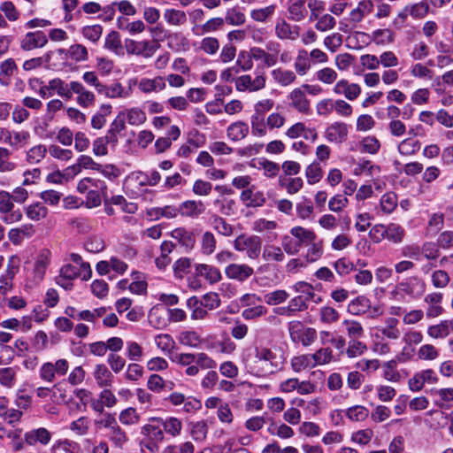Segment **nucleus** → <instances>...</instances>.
<instances>
[{"label":"nucleus","mask_w":453,"mask_h":453,"mask_svg":"<svg viewBox=\"0 0 453 453\" xmlns=\"http://www.w3.org/2000/svg\"><path fill=\"white\" fill-rule=\"evenodd\" d=\"M93 376L99 388H111L112 386L114 377L105 365H96L94 368Z\"/></svg>","instance_id":"obj_18"},{"label":"nucleus","mask_w":453,"mask_h":453,"mask_svg":"<svg viewBox=\"0 0 453 453\" xmlns=\"http://www.w3.org/2000/svg\"><path fill=\"white\" fill-rule=\"evenodd\" d=\"M345 415L351 421H364L369 416V411L363 405H354L345 411Z\"/></svg>","instance_id":"obj_47"},{"label":"nucleus","mask_w":453,"mask_h":453,"mask_svg":"<svg viewBox=\"0 0 453 453\" xmlns=\"http://www.w3.org/2000/svg\"><path fill=\"white\" fill-rule=\"evenodd\" d=\"M432 283L436 288H444L449 283V273L444 270H436L431 276Z\"/></svg>","instance_id":"obj_63"},{"label":"nucleus","mask_w":453,"mask_h":453,"mask_svg":"<svg viewBox=\"0 0 453 453\" xmlns=\"http://www.w3.org/2000/svg\"><path fill=\"white\" fill-rule=\"evenodd\" d=\"M249 134V126L242 121L231 124L226 129L227 137L234 141H241Z\"/></svg>","instance_id":"obj_30"},{"label":"nucleus","mask_w":453,"mask_h":453,"mask_svg":"<svg viewBox=\"0 0 453 453\" xmlns=\"http://www.w3.org/2000/svg\"><path fill=\"white\" fill-rule=\"evenodd\" d=\"M250 124L253 135L263 137L266 134L267 125L264 115L254 113L250 118Z\"/></svg>","instance_id":"obj_39"},{"label":"nucleus","mask_w":453,"mask_h":453,"mask_svg":"<svg viewBox=\"0 0 453 453\" xmlns=\"http://www.w3.org/2000/svg\"><path fill=\"white\" fill-rule=\"evenodd\" d=\"M171 235L173 239L177 240L186 249H193L196 243V236L192 231L187 230L183 227H178L172 231Z\"/></svg>","instance_id":"obj_26"},{"label":"nucleus","mask_w":453,"mask_h":453,"mask_svg":"<svg viewBox=\"0 0 453 453\" xmlns=\"http://www.w3.org/2000/svg\"><path fill=\"white\" fill-rule=\"evenodd\" d=\"M329 142L342 143L348 136V126L342 122H335L330 125L325 133Z\"/></svg>","instance_id":"obj_17"},{"label":"nucleus","mask_w":453,"mask_h":453,"mask_svg":"<svg viewBox=\"0 0 453 453\" xmlns=\"http://www.w3.org/2000/svg\"><path fill=\"white\" fill-rule=\"evenodd\" d=\"M442 299L443 296L439 292H433L425 296L424 302L427 304V308L426 310V316L427 319H434L443 313L444 309L441 306Z\"/></svg>","instance_id":"obj_9"},{"label":"nucleus","mask_w":453,"mask_h":453,"mask_svg":"<svg viewBox=\"0 0 453 453\" xmlns=\"http://www.w3.org/2000/svg\"><path fill=\"white\" fill-rule=\"evenodd\" d=\"M309 248L304 255L305 263H313L318 261L323 255L322 241H313L309 245Z\"/></svg>","instance_id":"obj_43"},{"label":"nucleus","mask_w":453,"mask_h":453,"mask_svg":"<svg viewBox=\"0 0 453 453\" xmlns=\"http://www.w3.org/2000/svg\"><path fill=\"white\" fill-rule=\"evenodd\" d=\"M119 420L124 426H134L140 422L141 416L134 408L128 407L120 411Z\"/></svg>","instance_id":"obj_41"},{"label":"nucleus","mask_w":453,"mask_h":453,"mask_svg":"<svg viewBox=\"0 0 453 453\" xmlns=\"http://www.w3.org/2000/svg\"><path fill=\"white\" fill-rule=\"evenodd\" d=\"M0 212L4 214L3 220L7 224L19 221L22 213L19 211H13V200L11 194L6 191H0Z\"/></svg>","instance_id":"obj_5"},{"label":"nucleus","mask_w":453,"mask_h":453,"mask_svg":"<svg viewBox=\"0 0 453 453\" xmlns=\"http://www.w3.org/2000/svg\"><path fill=\"white\" fill-rule=\"evenodd\" d=\"M395 290L412 299H418L426 291V282L418 276H411L399 282L395 287Z\"/></svg>","instance_id":"obj_4"},{"label":"nucleus","mask_w":453,"mask_h":453,"mask_svg":"<svg viewBox=\"0 0 453 453\" xmlns=\"http://www.w3.org/2000/svg\"><path fill=\"white\" fill-rule=\"evenodd\" d=\"M453 332V319H444L427 327L426 333L433 339H444Z\"/></svg>","instance_id":"obj_16"},{"label":"nucleus","mask_w":453,"mask_h":453,"mask_svg":"<svg viewBox=\"0 0 453 453\" xmlns=\"http://www.w3.org/2000/svg\"><path fill=\"white\" fill-rule=\"evenodd\" d=\"M399 320L394 317H388L384 325L379 329L384 337L388 340L396 341L401 337V330L398 327Z\"/></svg>","instance_id":"obj_21"},{"label":"nucleus","mask_w":453,"mask_h":453,"mask_svg":"<svg viewBox=\"0 0 453 453\" xmlns=\"http://www.w3.org/2000/svg\"><path fill=\"white\" fill-rule=\"evenodd\" d=\"M300 327H302V324L299 321H293L289 323L288 330L292 339L295 341V334H297V337L303 346L307 347L311 345L318 337L316 329L312 327H306L300 331Z\"/></svg>","instance_id":"obj_6"},{"label":"nucleus","mask_w":453,"mask_h":453,"mask_svg":"<svg viewBox=\"0 0 453 453\" xmlns=\"http://www.w3.org/2000/svg\"><path fill=\"white\" fill-rule=\"evenodd\" d=\"M141 434L149 440L156 442H162L165 439L164 431L161 425L157 423L146 424L141 428Z\"/></svg>","instance_id":"obj_27"},{"label":"nucleus","mask_w":453,"mask_h":453,"mask_svg":"<svg viewBox=\"0 0 453 453\" xmlns=\"http://www.w3.org/2000/svg\"><path fill=\"white\" fill-rule=\"evenodd\" d=\"M334 92L337 95H343L349 100H355L360 95L361 88L358 84L341 80L334 85Z\"/></svg>","instance_id":"obj_15"},{"label":"nucleus","mask_w":453,"mask_h":453,"mask_svg":"<svg viewBox=\"0 0 453 453\" xmlns=\"http://www.w3.org/2000/svg\"><path fill=\"white\" fill-rule=\"evenodd\" d=\"M164 19L171 26H181L188 20L185 12L176 9H166Z\"/></svg>","instance_id":"obj_37"},{"label":"nucleus","mask_w":453,"mask_h":453,"mask_svg":"<svg viewBox=\"0 0 453 453\" xmlns=\"http://www.w3.org/2000/svg\"><path fill=\"white\" fill-rule=\"evenodd\" d=\"M165 87V80L162 76L153 79L142 78L138 83V88L146 94L164 90Z\"/></svg>","instance_id":"obj_20"},{"label":"nucleus","mask_w":453,"mask_h":453,"mask_svg":"<svg viewBox=\"0 0 453 453\" xmlns=\"http://www.w3.org/2000/svg\"><path fill=\"white\" fill-rule=\"evenodd\" d=\"M187 307L191 311V319L193 320L204 319L208 315V310L200 303V299L192 296L187 301Z\"/></svg>","instance_id":"obj_28"},{"label":"nucleus","mask_w":453,"mask_h":453,"mask_svg":"<svg viewBox=\"0 0 453 453\" xmlns=\"http://www.w3.org/2000/svg\"><path fill=\"white\" fill-rule=\"evenodd\" d=\"M50 262V251L47 249L40 250L39 254L35 259V265L33 269L34 281L38 284L41 282L45 275L46 270Z\"/></svg>","instance_id":"obj_8"},{"label":"nucleus","mask_w":453,"mask_h":453,"mask_svg":"<svg viewBox=\"0 0 453 453\" xmlns=\"http://www.w3.org/2000/svg\"><path fill=\"white\" fill-rule=\"evenodd\" d=\"M125 46L128 54L141 56L144 58H150L160 48L159 42L156 40H127Z\"/></svg>","instance_id":"obj_3"},{"label":"nucleus","mask_w":453,"mask_h":453,"mask_svg":"<svg viewBox=\"0 0 453 453\" xmlns=\"http://www.w3.org/2000/svg\"><path fill=\"white\" fill-rule=\"evenodd\" d=\"M288 11L289 19L295 21H301L307 14L305 2L303 0H288Z\"/></svg>","instance_id":"obj_32"},{"label":"nucleus","mask_w":453,"mask_h":453,"mask_svg":"<svg viewBox=\"0 0 453 453\" xmlns=\"http://www.w3.org/2000/svg\"><path fill=\"white\" fill-rule=\"evenodd\" d=\"M439 349L433 344H424L418 349V359L425 361H434L439 357Z\"/></svg>","instance_id":"obj_54"},{"label":"nucleus","mask_w":453,"mask_h":453,"mask_svg":"<svg viewBox=\"0 0 453 453\" xmlns=\"http://www.w3.org/2000/svg\"><path fill=\"white\" fill-rule=\"evenodd\" d=\"M165 311L157 307H153L149 312V323L157 329H162L167 326Z\"/></svg>","instance_id":"obj_36"},{"label":"nucleus","mask_w":453,"mask_h":453,"mask_svg":"<svg viewBox=\"0 0 453 453\" xmlns=\"http://www.w3.org/2000/svg\"><path fill=\"white\" fill-rule=\"evenodd\" d=\"M16 68L15 62L10 58L1 64L0 66V83L4 86L9 85L11 75Z\"/></svg>","instance_id":"obj_55"},{"label":"nucleus","mask_w":453,"mask_h":453,"mask_svg":"<svg viewBox=\"0 0 453 453\" xmlns=\"http://www.w3.org/2000/svg\"><path fill=\"white\" fill-rule=\"evenodd\" d=\"M305 175L309 184H315L322 178V169L318 163L313 162L306 168Z\"/></svg>","instance_id":"obj_64"},{"label":"nucleus","mask_w":453,"mask_h":453,"mask_svg":"<svg viewBox=\"0 0 453 453\" xmlns=\"http://www.w3.org/2000/svg\"><path fill=\"white\" fill-rule=\"evenodd\" d=\"M300 27L290 25L285 19H280L276 23L275 35L280 40L295 41L300 35Z\"/></svg>","instance_id":"obj_13"},{"label":"nucleus","mask_w":453,"mask_h":453,"mask_svg":"<svg viewBox=\"0 0 453 453\" xmlns=\"http://www.w3.org/2000/svg\"><path fill=\"white\" fill-rule=\"evenodd\" d=\"M150 421L161 425L164 433H166L173 437L179 436L182 430V422L175 417H168L166 418L153 417L150 418Z\"/></svg>","instance_id":"obj_11"},{"label":"nucleus","mask_w":453,"mask_h":453,"mask_svg":"<svg viewBox=\"0 0 453 453\" xmlns=\"http://www.w3.org/2000/svg\"><path fill=\"white\" fill-rule=\"evenodd\" d=\"M271 75L274 82L280 87H288L296 80V74L294 71L281 67L273 69Z\"/></svg>","instance_id":"obj_22"},{"label":"nucleus","mask_w":453,"mask_h":453,"mask_svg":"<svg viewBox=\"0 0 453 453\" xmlns=\"http://www.w3.org/2000/svg\"><path fill=\"white\" fill-rule=\"evenodd\" d=\"M194 361L200 369L211 370L217 367L216 361L204 352L194 353Z\"/></svg>","instance_id":"obj_58"},{"label":"nucleus","mask_w":453,"mask_h":453,"mask_svg":"<svg viewBox=\"0 0 453 453\" xmlns=\"http://www.w3.org/2000/svg\"><path fill=\"white\" fill-rule=\"evenodd\" d=\"M195 269L196 274L203 277L210 284H215L222 279L220 271L212 265L198 264Z\"/></svg>","instance_id":"obj_24"},{"label":"nucleus","mask_w":453,"mask_h":453,"mask_svg":"<svg viewBox=\"0 0 453 453\" xmlns=\"http://www.w3.org/2000/svg\"><path fill=\"white\" fill-rule=\"evenodd\" d=\"M224 20L231 26H242L245 23L246 18L237 8H230L226 11Z\"/></svg>","instance_id":"obj_56"},{"label":"nucleus","mask_w":453,"mask_h":453,"mask_svg":"<svg viewBox=\"0 0 453 453\" xmlns=\"http://www.w3.org/2000/svg\"><path fill=\"white\" fill-rule=\"evenodd\" d=\"M51 433L44 428L39 427L30 431V445L39 443L42 446H47L51 441Z\"/></svg>","instance_id":"obj_35"},{"label":"nucleus","mask_w":453,"mask_h":453,"mask_svg":"<svg viewBox=\"0 0 453 453\" xmlns=\"http://www.w3.org/2000/svg\"><path fill=\"white\" fill-rule=\"evenodd\" d=\"M211 225L218 234L224 236H231L234 232L233 226L222 217L213 214L210 217Z\"/></svg>","instance_id":"obj_34"},{"label":"nucleus","mask_w":453,"mask_h":453,"mask_svg":"<svg viewBox=\"0 0 453 453\" xmlns=\"http://www.w3.org/2000/svg\"><path fill=\"white\" fill-rule=\"evenodd\" d=\"M79 445L77 442L64 439L55 441L50 449L52 453H75Z\"/></svg>","instance_id":"obj_44"},{"label":"nucleus","mask_w":453,"mask_h":453,"mask_svg":"<svg viewBox=\"0 0 453 453\" xmlns=\"http://www.w3.org/2000/svg\"><path fill=\"white\" fill-rule=\"evenodd\" d=\"M438 377L432 369H426L420 372H417L409 380V388L411 391L416 392L422 389L426 382L436 383Z\"/></svg>","instance_id":"obj_12"},{"label":"nucleus","mask_w":453,"mask_h":453,"mask_svg":"<svg viewBox=\"0 0 453 453\" xmlns=\"http://www.w3.org/2000/svg\"><path fill=\"white\" fill-rule=\"evenodd\" d=\"M289 105L298 112L308 113L310 111V101L306 97L305 91L301 88H294L288 96Z\"/></svg>","instance_id":"obj_10"},{"label":"nucleus","mask_w":453,"mask_h":453,"mask_svg":"<svg viewBox=\"0 0 453 453\" xmlns=\"http://www.w3.org/2000/svg\"><path fill=\"white\" fill-rule=\"evenodd\" d=\"M275 12V5H268L264 8L255 9L250 12V17L257 22H265Z\"/></svg>","instance_id":"obj_59"},{"label":"nucleus","mask_w":453,"mask_h":453,"mask_svg":"<svg viewBox=\"0 0 453 453\" xmlns=\"http://www.w3.org/2000/svg\"><path fill=\"white\" fill-rule=\"evenodd\" d=\"M367 349L368 348L365 342H361L359 339H351L348 342L346 355L348 357L353 358L363 355Z\"/></svg>","instance_id":"obj_48"},{"label":"nucleus","mask_w":453,"mask_h":453,"mask_svg":"<svg viewBox=\"0 0 453 453\" xmlns=\"http://www.w3.org/2000/svg\"><path fill=\"white\" fill-rule=\"evenodd\" d=\"M315 366L329 364L333 360V350L329 347L320 348L311 354Z\"/></svg>","instance_id":"obj_49"},{"label":"nucleus","mask_w":453,"mask_h":453,"mask_svg":"<svg viewBox=\"0 0 453 453\" xmlns=\"http://www.w3.org/2000/svg\"><path fill=\"white\" fill-rule=\"evenodd\" d=\"M263 259L266 262H282L285 255L282 249L275 245H267L263 249Z\"/></svg>","instance_id":"obj_38"},{"label":"nucleus","mask_w":453,"mask_h":453,"mask_svg":"<svg viewBox=\"0 0 453 453\" xmlns=\"http://www.w3.org/2000/svg\"><path fill=\"white\" fill-rule=\"evenodd\" d=\"M319 319L326 324H333L339 320V312L331 306H324L319 309Z\"/></svg>","instance_id":"obj_60"},{"label":"nucleus","mask_w":453,"mask_h":453,"mask_svg":"<svg viewBox=\"0 0 453 453\" xmlns=\"http://www.w3.org/2000/svg\"><path fill=\"white\" fill-rule=\"evenodd\" d=\"M118 421L115 415L111 412H105L102 416L95 420V426L98 429H105L109 432L111 428L117 425Z\"/></svg>","instance_id":"obj_57"},{"label":"nucleus","mask_w":453,"mask_h":453,"mask_svg":"<svg viewBox=\"0 0 453 453\" xmlns=\"http://www.w3.org/2000/svg\"><path fill=\"white\" fill-rule=\"evenodd\" d=\"M372 309L371 300L364 295L352 299L347 306V311L353 316H363Z\"/></svg>","instance_id":"obj_14"},{"label":"nucleus","mask_w":453,"mask_h":453,"mask_svg":"<svg viewBox=\"0 0 453 453\" xmlns=\"http://www.w3.org/2000/svg\"><path fill=\"white\" fill-rule=\"evenodd\" d=\"M254 273V270L247 264H229L225 268V274L230 280H234L240 282H243L251 277Z\"/></svg>","instance_id":"obj_7"},{"label":"nucleus","mask_w":453,"mask_h":453,"mask_svg":"<svg viewBox=\"0 0 453 453\" xmlns=\"http://www.w3.org/2000/svg\"><path fill=\"white\" fill-rule=\"evenodd\" d=\"M308 52L305 50H300L295 62V70L297 74L304 75L310 70L311 65L308 60Z\"/></svg>","instance_id":"obj_52"},{"label":"nucleus","mask_w":453,"mask_h":453,"mask_svg":"<svg viewBox=\"0 0 453 453\" xmlns=\"http://www.w3.org/2000/svg\"><path fill=\"white\" fill-rule=\"evenodd\" d=\"M289 297V294L284 289H277L264 296V301L266 304L274 306L283 303Z\"/></svg>","instance_id":"obj_46"},{"label":"nucleus","mask_w":453,"mask_h":453,"mask_svg":"<svg viewBox=\"0 0 453 453\" xmlns=\"http://www.w3.org/2000/svg\"><path fill=\"white\" fill-rule=\"evenodd\" d=\"M56 90L58 95L65 99H71L70 83H65L60 79H53L49 82V86L41 88L42 96H47L48 90Z\"/></svg>","instance_id":"obj_25"},{"label":"nucleus","mask_w":453,"mask_h":453,"mask_svg":"<svg viewBox=\"0 0 453 453\" xmlns=\"http://www.w3.org/2000/svg\"><path fill=\"white\" fill-rule=\"evenodd\" d=\"M82 35L96 43L99 41L103 34V27L100 25L86 26L81 29Z\"/></svg>","instance_id":"obj_62"},{"label":"nucleus","mask_w":453,"mask_h":453,"mask_svg":"<svg viewBox=\"0 0 453 453\" xmlns=\"http://www.w3.org/2000/svg\"><path fill=\"white\" fill-rule=\"evenodd\" d=\"M290 234L296 239V242L299 244L301 249L317 240V235L313 230L307 229L303 226L292 227L290 229Z\"/></svg>","instance_id":"obj_23"},{"label":"nucleus","mask_w":453,"mask_h":453,"mask_svg":"<svg viewBox=\"0 0 453 453\" xmlns=\"http://www.w3.org/2000/svg\"><path fill=\"white\" fill-rule=\"evenodd\" d=\"M106 436L114 447L119 449H123L124 445L128 441L127 433L118 423L114 428L107 432Z\"/></svg>","instance_id":"obj_31"},{"label":"nucleus","mask_w":453,"mask_h":453,"mask_svg":"<svg viewBox=\"0 0 453 453\" xmlns=\"http://www.w3.org/2000/svg\"><path fill=\"white\" fill-rule=\"evenodd\" d=\"M99 94H103L111 99L126 98L129 96V92L119 82H115L109 86L104 84Z\"/></svg>","instance_id":"obj_29"},{"label":"nucleus","mask_w":453,"mask_h":453,"mask_svg":"<svg viewBox=\"0 0 453 453\" xmlns=\"http://www.w3.org/2000/svg\"><path fill=\"white\" fill-rule=\"evenodd\" d=\"M124 116H126L128 124L132 126L142 125L147 119L145 112L139 108L127 110L126 113H122V117Z\"/></svg>","instance_id":"obj_45"},{"label":"nucleus","mask_w":453,"mask_h":453,"mask_svg":"<svg viewBox=\"0 0 453 453\" xmlns=\"http://www.w3.org/2000/svg\"><path fill=\"white\" fill-rule=\"evenodd\" d=\"M372 41L378 45L389 44L394 42V33L390 29H377L372 33Z\"/></svg>","instance_id":"obj_61"},{"label":"nucleus","mask_w":453,"mask_h":453,"mask_svg":"<svg viewBox=\"0 0 453 453\" xmlns=\"http://www.w3.org/2000/svg\"><path fill=\"white\" fill-rule=\"evenodd\" d=\"M342 326L349 340L360 339L365 335V329L361 323L354 319H344Z\"/></svg>","instance_id":"obj_33"},{"label":"nucleus","mask_w":453,"mask_h":453,"mask_svg":"<svg viewBox=\"0 0 453 453\" xmlns=\"http://www.w3.org/2000/svg\"><path fill=\"white\" fill-rule=\"evenodd\" d=\"M279 186L284 188L288 194L293 195L302 189L303 181L300 177L286 179L280 176L279 179Z\"/></svg>","instance_id":"obj_40"},{"label":"nucleus","mask_w":453,"mask_h":453,"mask_svg":"<svg viewBox=\"0 0 453 453\" xmlns=\"http://www.w3.org/2000/svg\"><path fill=\"white\" fill-rule=\"evenodd\" d=\"M234 247L238 251H245L250 259H257L261 253L262 241L257 235L241 234L234 240Z\"/></svg>","instance_id":"obj_2"},{"label":"nucleus","mask_w":453,"mask_h":453,"mask_svg":"<svg viewBox=\"0 0 453 453\" xmlns=\"http://www.w3.org/2000/svg\"><path fill=\"white\" fill-rule=\"evenodd\" d=\"M205 211V206L202 201L188 200L180 203L179 213L189 218H197Z\"/></svg>","instance_id":"obj_19"},{"label":"nucleus","mask_w":453,"mask_h":453,"mask_svg":"<svg viewBox=\"0 0 453 453\" xmlns=\"http://www.w3.org/2000/svg\"><path fill=\"white\" fill-rule=\"evenodd\" d=\"M178 340L180 344L191 348H198L203 341L196 331H183L180 334Z\"/></svg>","instance_id":"obj_42"},{"label":"nucleus","mask_w":453,"mask_h":453,"mask_svg":"<svg viewBox=\"0 0 453 453\" xmlns=\"http://www.w3.org/2000/svg\"><path fill=\"white\" fill-rule=\"evenodd\" d=\"M291 367L295 372H299L310 367L313 368L315 365L311 354H307L293 357L291 359Z\"/></svg>","instance_id":"obj_50"},{"label":"nucleus","mask_w":453,"mask_h":453,"mask_svg":"<svg viewBox=\"0 0 453 453\" xmlns=\"http://www.w3.org/2000/svg\"><path fill=\"white\" fill-rule=\"evenodd\" d=\"M254 361L250 368L253 374L258 377H266L277 372L283 364V357L265 346L256 347Z\"/></svg>","instance_id":"obj_1"},{"label":"nucleus","mask_w":453,"mask_h":453,"mask_svg":"<svg viewBox=\"0 0 453 453\" xmlns=\"http://www.w3.org/2000/svg\"><path fill=\"white\" fill-rule=\"evenodd\" d=\"M386 238L388 241L394 243H400L403 242L405 231L400 225L395 223H390L389 225L386 226Z\"/></svg>","instance_id":"obj_51"},{"label":"nucleus","mask_w":453,"mask_h":453,"mask_svg":"<svg viewBox=\"0 0 453 453\" xmlns=\"http://www.w3.org/2000/svg\"><path fill=\"white\" fill-rule=\"evenodd\" d=\"M235 65L238 67L235 73L239 71L248 72L253 68L254 63L248 50H241L238 53Z\"/></svg>","instance_id":"obj_53"}]
</instances>
